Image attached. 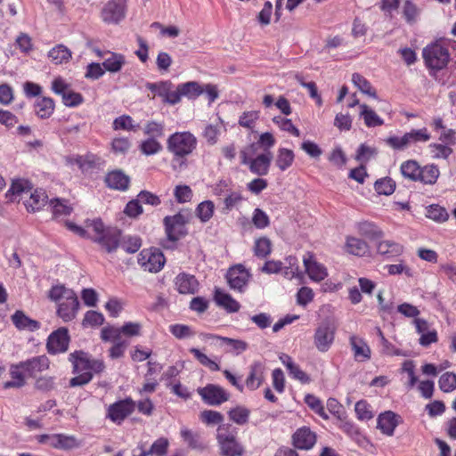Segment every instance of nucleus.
Wrapping results in <instances>:
<instances>
[{"mask_svg":"<svg viewBox=\"0 0 456 456\" xmlns=\"http://www.w3.org/2000/svg\"><path fill=\"white\" fill-rule=\"evenodd\" d=\"M50 359L45 354L33 356L12 364L9 370L11 380L4 383V388L23 387L27 379H37L42 372L50 369Z\"/></svg>","mask_w":456,"mask_h":456,"instance_id":"obj_1","label":"nucleus"},{"mask_svg":"<svg viewBox=\"0 0 456 456\" xmlns=\"http://www.w3.org/2000/svg\"><path fill=\"white\" fill-rule=\"evenodd\" d=\"M69 361L72 364V372L77 374L69 379V387H82L94 378V375L101 374L105 370V363L102 360L93 359L82 350H77L69 354Z\"/></svg>","mask_w":456,"mask_h":456,"instance_id":"obj_2","label":"nucleus"},{"mask_svg":"<svg viewBox=\"0 0 456 456\" xmlns=\"http://www.w3.org/2000/svg\"><path fill=\"white\" fill-rule=\"evenodd\" d=\"M47 297L57 304L56 314L64 322H69L77 317L80 304L73 289L63 284H56L48 290Z\"/></svg>","mask_w":456,"mask_h":456,"instance_id":"obj_3","label":"nucleus"},{"mask_svg":"<svg viewBox=\"0 0 456 456\" xmlns=\"http://www.w3.org/2000/svg\"><path fill=\"white\" fill-rule=\"evenodd\" d=\"M167 150L173 156V167L178 164L179 168L187 166V158L197 148L198 141L196 136L189 132H175L167 139Z\"/></svg>","mask_w":456,"mask_h":456,"instance_id":"obj_4","label":"nucleus"},{"mask_svg":"<svg viewBox=\"0 0 456 456\" xmlns=\"http://www.w3.org/2000/svg\"><path fill=\"white\" fill-rule=\"evenodd\" d=\"M87 227L92 232L88 233V239L96 242L108 253L115 251L120 243L121 232L115 228H105L101 219H95L87 223Z\"/></svg>","mask_w":456,"mask_h":456,"instance_id":"obj_5","label":"nucleus"},{"mask_svg":"<svg viewBox=\"0 0 456 456\" xmlns=\"http://www.w3.org/2000/svg\"><path fill=\"white\" fill-rule=\"evenodd\" d=\"M216 440L221 456H243L244 447L238 440V431L231 424L217 428Z\"/></svg>","mask_w":456,"mask_h":456,"instance_id":"obj_6","label":"nucleus"},{"mask_svg":"<svg viewBox=\"0 0 456 456\" xmlns=\"http://www.w3.org/2000/svg\"><path fill=\"white\" fill-rule=\"evenodd\" d=\"M426 67L434 71L444 69L450 61V53L447 47L438 42L428 45L422 51Z\"/></svg>","mask_w":456,"mask_h":456,"instance_id":"obj_7","label":"nucleus"},{"mask_svg":"<svg viewBox=\"0 0 456 456\" xmlns=\"http://www.w3.org/2000/svg\"><path fill=\"white\" fill-rule=\"evenodd\" d=\"M431 138L426 127L420 129H411L402 136H389L386 139V143L395 151H403L409 146L418 142H426Z\"/></svg>","mask_w":456,"mask_h":456,"instance_id":"obj_8","label":"nucleus"},{"mask_svg":"<svg viewBox=\"0 0 456 456\" xmlns=\"http://www.w3.org/2000/svg\"><path fill=\"white\" fill-rule=\"evenodd\" d=\"M187 217L182 213L167 216L163 219L167 239L171 242H176L187 234Z\"/></svg>","mask_w":456,"mask_h":456,"instance_id":"obj_9","label":"nucleus"},{"mask_svg":"<svg viewBox=\"0 0 456 456\" xmlns=\"http://www.w3.org/2000/svg\"><path fill=\"white\" fill-rule=\"evenodd\" d=\"M197 393L201 400L210 406H219L230 399V393L216 384H208L205 387H198Z\"/></svg>","mask_w":456,"mask_h":456,"instance_id":"obj_10","label":"nucleus"},{"mask_svg":"<svg viewBox=\"0 0 456 456\" xmlns=\"http://www.w3.org/2000/svg\"><path fill=\"white\" fill-rule=\"evenodd\" d=\"M134 410L135 402L132 398L126 397L110 404L106 417L113 423L120 425Z\"/></svg>","mask_w":456,"mask_h":456,"instance_id":"obj_11","label":"nucleus"},{"mask_svg":"<svg viewBox=\"0 0 456 456\" xmlns=\"http://www.w3.org/2000/svg\"><path fill=\"white\" fill-rule=\"evenodd\" d=\"M336 334V327L330 322H322L315 330L314 344L318 351L325 353L331 347Z\"/></svg>","mask_w":456,"mask_h":456,"instance_id":"obj_12","label":"nucleus"},{"mask_svg":"<svg viewBox=\"0 0 456 456\" xmlns=\"http://www.w3.org/2000/svg\"><path fill=\"white\" fill-rule=\"evenodd\" d=\"M165 256L159 249H142L138 256V264L144 271L159 272L165 265Z\"/></svg>","mask_w":456,"mask_h":456,"instance_id":"obj_13","label":"nucleus"},{"mask_svg":"<svg viewBox=\"0 0 456 456\" xmlns=\"http://www.w3.org/2000/svg\"><path fill=\"white\" fill-rule=\"evenodd\" d=\"M69 330L61 327L49 335L46 343L47 352L50 354L65 353L69 348Z\"/></svg>","mask_w":456,"mask_h":456,"instance_id":"obj_14","label":"nucleus"},{"mask_svg":"<svg viewBox=\"0 0 456 456\" xmlns=\"http://www.w3.org/2000/svg\"><path fill=\"white\" fill-rule=\"evenodd\" d=\"M251 274L241 264L235 265L229 268L226 273V280L232 289L240 292L244 291Z\"/></svg>","mask_w":456,"mask_h":456,"instance_id":"obj_15","label":"nucleus"},{"mask_svg":"<svg viewBox=\"0 0 456 456\" xmlns=\"http://www.w3.org/2000/svg\"><path fill=\"white\" fill-rule=\"evenodd\" d=\"M292 444L298 450H311L317 441V435L309 427L297 428L291 436Z\"/></svg>","mask_w":456,"mask_h":456,"instance_id":"obj_16","label":"nucleus"},{"mask_svg":"<svg viewBox=\"0 0 456 456\" xmlns=\"http://www.w3.org/2000/svg\"><path fill=\"white\" fill-rule=\"evenodd\" d=\"M303 262L305 272L311 280L321 281L328 276L327 269L316 261L313 252H306L303 257Z\"/></svg>","mask_w":456,"mask_h":456,"instance_id":"obj_17","label":"nucleus"},{"mask_svg":"<svg viewBox=\"0 0 456 456\" xmlns=\"http://www.w3.org/2000/svg\"><path fill=\"white\" fill-rule=\"evenodd\" d=\"M402 422L400 415L392 411H387L380 413L377 419V428L383 435L387 436H394L396 427Z\"/></svg>","mask_w":456,"mask_h":456,"instance_id":"obj_18","label":"nucleus"},{"mask_svg":"<svg viewBox=\"0 0 456 456\" xmlns=\"http://www.w3.org/2000/svg\"><path fill=\"white\" fill-rule=\"evenodd\" d=\"M125 17V8L117 0H110L101 12V18L105 23H118Z\"/></svg>","mask_w":456,"mask_h":456,"instance_id":"obj_19","label":"nucleus"},{"mask_svg":"<svg viewBox=\"0 0 456 456\" xmlns=\"http://www.w3.org/2000/svg\"><path fill=\"white\" fill-rule=\"evenodd\" d=\"M265 366L262 362L255 361L249 366V372L245 384L248 389L254 391L259 388L265 381Z\"/></svg>","mask_w":456,"mask_h":456,"instance_id":"obj_20","label":"nucleus"},{"mask_svg":"<svg viewBox=\"0 0 456 456\" xmlns=\"http://www.w3.org/2000/svg\"><path fill=\"white\" fill-rule=\"evenodd\" d=\"M377 253L386 260H392L400 256L403 251L404 247L403 244L391 240H379L376 245Z\"/></svg>","mask_w":456,"mask_h":456,"instance_id":"obj_21","label":"nucleus"},{"mask_svg":"<svg viewBox=\"0 0 456 456\" xmlns=\"http://www.w3.org/2000/svg\"><path fill=\"white\" fill-rule=\"evenodd\" d=\"M175 287L180 294H195L199 290L200 283L196 277L187 273H179L174 281Z\"/></svg>","mask_w":456,"mask_h":456,"instance_id":"obj_22","label":"nucleus"},{"mask_svg":"<svg viewBox=\"0 0 456 456\" xmlns=\"http://www.w3.org/2000/svg\"><path fill=\"white\" fill-rule=\"evenodd\" d=\"M273 159V154L271 151H267L262 154L257 155L256 158L251 159L246 165L248 166L249 171L252 174L257 175L259 176L266 175L269 172V168L271 166Z\"/></svg>","mask_w":456,"mask_h":456,"instance_id":"obj_23","label":"nucleus"},{"mask_svg":"<svg viewBox=\"0 0 456 456\" xmlns=\"http://www.w3.org/2000/svg\"><path fill=\"white\" fill-rule=\"evenodd\" d=\"M349 343L356 361L365 362L370 359L371 350L363 338L352 335L349 338Z\"/></svg>","mask_w":456,"mask_h":456,"instance_id":"obj_24","label":"nucleus"},{"mask_svg":"<svg viewBox=\"0 0 456 456\" xmlns=\"http://www.w3.org/2000/svg\"><path fill=\"white\" fill-rule=\"evenodd\" d=\"M105 183L110 189L124 191L129 187L130 178L123 171L117 169L106 175Z\"/></svg>","mask_w":456,"mask_h":456,"instance_id":"obj_25","label":"nucleus"},{"mask_svg":"<svg viewBox=\"0 0 456 456\" xmlns=\"http://www.w3.org/2000/svg\"><path fill=\"white\" fill-rule=\"evenodd\" d=\"M11 320L19 330L36 331L40 329V322L37 320L31 319L24 314L21 310H17L11 316Z\"/></svg>","mask_w":456,"mask_h":456,"instance_id":"obj_26","label":"nucleus"},{"mask_svg":"<svg viewBox=\"0 0 456 456\" xmlns=\"http://www.w3.org/2000/svg\"><path fill=\"white\" fill-rule=\"evenodd\" d=\"M345 250L350 255L362 257L370 254V246L365 240L360 238L347 236L345 243Z\"/></svg>","mask_w":456,"mask_h":456,"instance_id":"obj_27","label":"nucleus"},{"mask_svg":"<svg viewBox=\"0 0 456 456\" xmlns=\"http://www.w3.org/2000/svg\"><path fill=\"white\" fill-rule=\"evenodd\" d=\"M214 300L218 306L223 307L228 313H237L240 308L237 300L218 288L215 289Z\"/></svg>","mask_w":456,"mask_h":456,"instance_id":"obj_28","label":"nucleus"},{"mask_svg":"<svg viewBox=\"0 0 456 456\" xmlns=\"http://www.w3.org/2000/svg\"><path fill=\"white\" fill-rule=\"evenodd\" d=\"M29 197L24 200V205L28 212L41 210L48 202V196L43 190L30 191Z\"/></svg>","mask_w":456,"mask_h":456,"instance_id":"obj_29","label":"nucleus"},{"mask_svg":"<svg viewBox=\"0 0 456 456\" xmlns=\"http://www.w3.org/2000/svg\"><path fill=\"white\" fill-rule=\"evenodd\" d=\"M55 102L53 98L47 96L38 97L34 103L36 115L42 118H49L54 112Z\"/></svg>","mask_w":456,"mask_h":456,"instance_id":"obj_30","label":"nucleus"},{"mask_svg":"<svg viewBox=\"0 0 456 456\" xmlns=\"http://www.w3.org/2000/svg\"><path fill=\"white\" fill-rule=\"evenodd\" d=\"M107 56L104 58L102 67L105 71L110 73L119 72L126 64V57L124 54L110 51H106Z\"/></svg>","mask_w":456,"mask_h":456,"instance_id":"obj_31","label":"nucleus"},{"mask_svg":"<svg viewBox=\"0 0 456 456\" xmlns=\"http://www.w3.org/2000/svg\"><path fill=\"white\" fill-rule=\"evenodd\" d=\"M358 233L370 240H379L384 236L383 231L373 222L362 221L357 224Z\"/></svg>","mask_w":456,"mask_h":456,"instance_id":"obj_32","label":"nucleus"},{"mask_svg":"<svg viewBox=\"0 0 456 456\" xmlns=\"http://www.w3.org/2000/svg\"><path fill=\"white\" fill-rule=\"evenodd\" d=\"M206 337L221 341L224 345L229 346V352L234 353L236 354H240L245 352L248 347V343L241 339H235L215 334H208Z\"/></svg>","mask_w":456,"mask_h":456,"instance_id":"obj_33","label":"nucleus"},{"mask_svg":"<svg viewBox=\"0 0 456 456\" xmlns=\"http://www.w3.org/2000/svg\"><path fill=\"white\" fill-rule=\"evenodd\" d=\"M251 411L244 405H236L227 411L228 418L239 426H245L248 423Z\"/></svg>","mask_w":456,"mask_h":456,"instance_id":"obj_34","label":"nucleus"},{"mask_svg":"<svg viewBox=\"0 0 456 456\" xmlns=\"http://www.w3.org/2000/svg\"><path fill=\"white\" fill-rule=\"evenodd\" d=\"M440 175V170L436 164H428L420 167L419 179L418 182L423 184L433 185L437 182Z\"/></svg>","mask_w":456,"mask_h":456,"instance_id":"obj_35","label":"nucleus"},{"mask_svg":"<svg viewBox=\"0 0 456 456\" xmlns=\"http://www.w3.org/2000/svg\"><path fill=\"white\" fill-rule=\"evenodd\" d=\"M180 435L189 448L199 451L205 450L206 445L202 442L200 433L183 428L180 431Z\"/></svg>","mask_w":456,"mask_h":456,"instance_id":"obj_36","label":"nucleus"},{"mask_svg":"<svg viewBox=\"0 0 456 456\" xmlns=\"http://www.w3.org/2000/svg\"><path fill=\"white\" fill-rule=\"evenodd\" d=\"M32 190V184L26 179H14L12 182L11 187L6 192V197L11 200H14V196L28 194Z\"/></svg>","mask_w":456,"mask_h":456,"instance_id":"obj_37","label":"nucleus"},{"mask_svg":"<svg viewBox=\"0 0 456 456\" xmlns=\"http://www.w3.org/2000/svg\"><path fill=\"white\" fill-rule=\"evenodd\" d=\"M420 167L416 160L408 159L401 164L400 172L403 178L411 182H418Z\"/></svg>","mask_w":456,"mask_h":456,"instance_id":"obj_38","label":"nucleus"},{"mask_svg":"<svg viewBox=\"0 0 456 456\" xmlns=\"http://www.w3.org/2000/svg\"><path fill=\"white\" fill-rule=\"evenodd\" d=\"M71 56L70 50L61 44L53 47L48 52V57L54 64L67 63L71 59Z\"/></svg>","mask_w":456,"mask_h":456,"instance_id":"obj_39","label":"nucleus"},{"mask_svg":"<svg viewBox=\"0 0 456 456\" xmlns=\"http://www.w3.org/2000/svg\"><path fill=\"white\" fill-rule=\"evenodd\" d=\"M164 121L148 120L143 127V134L147 138L161 139L165 135Z\"/></svg>","mask_w":456,"mask_h":456,"instance_id":"obj_40","label":"nucleus"},{"mask_svg":"<svg viewBox=\"0 0 456 456\" xmlns=\"http://www.w3.org/2000/svg\"><path fill=\"white\" fill-rule=\"evenodd\" d=\"M295 159V154L292 150L287 148H280L277 151L275 164L281 171L289 168Z\"/></svg>","mask_w":456,"mask_h":456,"instance_id":"obj_41","label":"nucleus"},{"mask_svg":"<svg viewBox=\"0 0 456 456\" xmlns=\"http://www.w3.org/2000/svg\"><path fill=\"white\" fill-rule=\"evenodd\" d=\"M360 116L363 118L366 126L375 127L384 124V120L368 105L360 104Z\"/></svg>","mask_w":456,"mask_h":456,"instance_id":"obj_42","label":"nucleus"},{"mask_svg":"<svg viewBox=\"0 0 456 456\" xmlns=\"http://www.w3.org/2000/svg\"><path fill=\"white\" fill-rule=\"evenodd\" d=\"M215 204L212 200H204L198 204L195 208V215L201 223H208L213 217L215 213Z\"/></svg>","mask_w":456,"mask_h":456,"instance_id":"obj_43","label":"nucleus"},{"mask_svg":"<svg viewBox=\"0 0 456 456\" xmlns=\"http://www.w3.org/2000/svg\"><path fill=\"white\" fill-rule=\"evenodd\" d=\"M179 92L182 96L194 100L204 93V89L198 82L189 81L179 84Z\"/></svg>","mask_w":456,"mask_h":456,"instance_id":"obj_44","label":"nucleus"},{"mask_svg":"<svg viewBox=\"0 0 456 456\" xmlns=\"http://www.w3.org/2000/svg\"><path fill=\"white\" fill-rule=\"evenodd\" d=\"M305 403L318 416L322 418L323 419H329V415L327 414L323 403L320 398L312 394H307L304 398Z\"/></svg>","mask_w":456,"mask_h":456,"instance_id":"obj_45","label":"nucleus"},{"mask_svg":"<svg viewBox=\"0 0 456 456\" xmlns=\"http://www.w3.org/2000/svg\"><path fill=\"white\" fill-rule=\"evenodd\" d=\"M50 207L52 209L53 216L55 218L69 216L73 209L72 207L68 204V200L61 199L51 200Z\"/></svg>","mask_w":456,"mask_h":456,"instance_id":"obj_46","label":"nucleus"},{"mask_svg":"<svg viewBox=\"0 0 456 456\" xmlns=\"http://www.w3.org/2000/svg\"><path fill=\"white\" fill-rule=\"evenodd\" d=\"M140 151L145 156L159 153L163 150L161 142L155 138H146L139 145Z\"/></svg>","mask_w":456,"mask_h":456,"instance_id":"obj_47","label":"nucleus"},{"mask_svg":"<svg viewBox=\"0 0 456 456\" xmlns=\"http://www.w3.org/2000/svg\"><path fill=\"white\" fill-rule=\"evenodd\" d=\"M112 127L114 130L136 132L140 126L139 124H135L134 120L129 115H122L114 119Z\"/></svg>","mask_w":456,"mask_h":456,"instance_id":"obj_48","label":"nucleus"},{"mask_svg":"<svg viewBox=\"0 0 456 456\" xmlns=\"http://www.w3.org/2000/svg\"><path fill=\"white\" fill-rule=\"evenodd\" d=\"M57 387L56 378L54 376H39L35 379L34 388L42 393H49Z\"/></svg>","mask_w":456,"mask_h":456,"instance_id":"obj_49","label":"nucleus"},{"mask_svg":"<svg viewBox=\"0 0 456 456\" xmlns=\"http://www.w3.org/2000/svg\"><path fill=\"white\" fill-rule=\"evenodd\" d=\"M254 255L258 258H265L272 252V242L267 237H260L255 240Z\"/></svg>","mask_w":456,"mask_h":456,"instance_id":"obj_50","label":"nucleus"},{"mask_svg":"<svg viewBox=\"0 0 456 456\" xmlns=\"http://www.w3.org/2000/svg\"><path fill=\"white\" fill-rule=\"evenodd\" d=\"M352 82L362 93L373 98H377L376 90L372 87L371 84L361 74L354 73L352 76Z\"/></svg>","mask_w":456,"mask_h":456,"instance_id":"obj_51","label":"nucleus"},{"mask_svg":"<svg viewBox=\"0 0 456 456\" xmlns=\"http://www.w3.org/2000/svg\"><path fill=\"white\" fill-rule=\"evenodd\" d=\"M354 411L359 420L368 421L374 417L371 405L366 400H360L354 405Z\"/></svg>","mask_w":456,"mask_h":456,"instance_id":"obj_52","label":"nucleus"},{"mask_svg":"<svg viewBox=\"0 0 456 456\" xmlns=\"http://www.w3.org/2000/svg\"><path fill=\"white\" fill-rule=\"evenodd\" d=\"M80 443L76 436L65 434H57L56 448L57 450H71L79 447Z\"/></svg>","mask_w":456,"mask_h":456,"instance_id":"obj_53","label":"nucleus"},{"mask_svg":"<svg viewBox=\"0 0 456 456\" xmlns=\"http://www.w3.org/2000/svg\"><path fill=\"white\" fill-rule=\"evenodd\" d=\"M439 388L444 393H451L456 389V374L447 371L442 374L438 380Z\"/></svg>","mask_w":456,"mask_h":456,"instance_id":"obj_54","label":"nucleus"},{"mask_svg":"<svg viewBox=\"0 0 456 456\" xmlns=\"http://www.w3.org/2000/svg\"><path fill=\"white\" fill-rule=\"evenodd\" d=\"M200 419L204 424L210 425H223L224 416L221 412L213 410H204L200 413Z\"/></svg>","mask_w":456,"mask_h":456,"instance_id":"obj_55","label":"nucleus"},{"mask_svg":"<svg viewBox=\"0 0 456 456\" xmlns=\"http://www.w3.org/2000/svg\"><path fill=\"white\" fill-rule=\"evenodd\" d=\"M374 189L379 194L391 195L395 190V183L390 177H384L375 182Z\"/></svg>","mask_w":456,"mask_h":456,"instance_id":"obj_56","label":"nucleus"},{"mask_svg":"<svg viewBox=\"0 0 456 456\" xmlns=\"http://www.w3.org/2000/svg\"><path fill=\"white\" fill-rule=\"evenodd\" d=\"M273 122L278 126V127L285 132L289 133L290 134L299 137L300 136V131L298 128H297L294 124L292 123L291 119L282 118L281 116L274 117L273 118Z\"/></svg>","mask_w":456,"mask_h":456,"instance_id":"obj_57","label":"nucleus"},{"mask_svg":"<svg viewBox=\"0 0 456 456\" xmlns=\"http://www.w3.org/2000/svg\"><path fill=\"white\" fill-rule=\"evenodd\" d=\"M119 245L126 253L134 254L140 249L142 240L138 236H126L123 238L122 241L120 240Z\"/></svg>","mask_w":456,"mask_h":456,"instance_id":"obj_58","label":"nucleus"},{"mask_svg":"<svg viewBox=\"0 0 456 456\" xmlns=\"http://www.w3.org/2000/svg\"><path fill=\"white\" fill-rule=\"evenodd\" d=\"M286 266L284 267V275L289 279L300 276V268L298 260L295 256H289L285 258Z\"/></svg>","mask_w":456,"mask_h":456,"instance_id":"obj_59","label":"nucleus"},{"mask_svg":"<svg viewBox=\"0 0 456 456\" xmlns=\"http://www.w3.org/2000/svg\"><path fill=\"white\" fill-rule=\"evenodd\" d=\"M191 354L205 367H208L212 371H217L220 370V366L217 362L211 360L207 354L201 353L197 348H191Z\"/></svg>","mask_w":456,"mask_h":456,"instance_id":"obj_60","label":"nucleus"},{"mask_svg":"<svg viewBox=\"0 0 456 456\" xmlns=\"http://www.w3.org/2000/svg\"><path fill=\"white\" fill-rule=\"evenodd\" d=\"M259 118V111L249 110L244 111L239 118V125L248 129H253L256 120Z\"/></svg>","mask_w":456,"mask_h":456,"instance_id":"obj_61","label":"nucleus"},{"mask_svg":"<svg viewBox=\"0 0 456 456\" xmlns=\"http://www.w3.org/2000/svg\"><path fill=\"white\" fill-rule=\"evenodd\" d=\"M101 339L104 342H118L121 340V330L114 326L108 325L101 330Z\"/></svg>","mask_w":456,"mask_h":456,"instance_id":"obj_62","label":"nucleus"},{"mask_svg":"<svg viewBox=\"0 0 456 456\" xmlns=\"http://www.w3.org/2000/svg\"><path fill=\"white\" fill-rule=\"evenodd\" d=\"M62 103L69 108L77 107L84 102V97L80 93H77L69 89L62 96H61Z\"/></svg>","mask_w":456,"mask_h":456,"instance_id":"obj_63","label":"nucleus"},{"mask_svg":"<svg viewBox=\"0 0 456 456\" xmlns=\"http://www.w3.org/2000/svg\"><path fill=\"white\" fill-rule=\"evenodd\" d=\"M174 196L178 203H186L191 200L193 192L188 185H177L174 190Z\"/></svg>","mask_w":456,"mask_h":456,"instance_id":"obj_64","label":"nucleus"}]
</instances>
